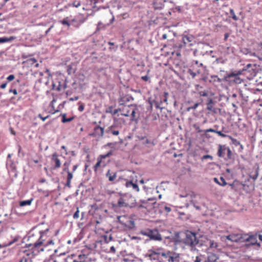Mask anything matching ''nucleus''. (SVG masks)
Masks as SVG:
<instances>
[{"label":"nucleus","instance_id":"25","mask_svg":"<svg viewBox=\"0 0 262 262\" xmlns=\"http://www.w3.org/2000/svg\"><path fill=\"white\" fill-rule=\"evenodd\" d=\"M188 72L193 78H194L197 75L201 73V69L195 70V69L191 68L188 70Z\"/></svg>","mask_w":262,"mask_h":262},{"label":"nucleus","instance_id":"5","mask_svg":"<svg viewBox=\"0 0 262 262\" xmlns=\"http://www.w3.org/2000/svg\"><path fill=\"white\" fill-rule=\"evenodd\" d=\"M186 236L183 239V243L193 249L199 244V239L196 238V233L190 231L185 233Z\"/></svg>","mask_w":262,"mask_h":262},{"label":"nucleus","instance_id":"37","mask_svg":"<svg viewBox=\"0 0 262 262\" xmlns=\"http://www.w3.org/2000/svg\"><path fill=\"white\" fill-rule=\"evenodd\" d=\"M202 66H203V64L202 63H199L198 61L194 60L192 62V64L191 68L195 69V68L196 67H202Z\"/></svg>","mask_w":262,"mask_h":262},{"label":"nucleus","instance_id":"33","mask_svg":"<svg viewBox=\"0 0 262 262\" xmlns=\"http://www.w3.org/2000/svg\"><path fill=\"white\" fill-rule=\"evenodd\" d=\"M228 138L231 140L232 144H234V145L238 146V145H241L240 142L239 141H238L237 140H236V139L233 138L232 136H228Z\"/></svg>","mask_w":262,"mask_h":262},{"label":"nucleus","instance_id":"63","mask_svg":"<svg viewBox=\"0 0 262 262\" xmlns=\"http://www.w3.org/2000/svg\"><path fill=\"white\" fill-rule=\"evenodd\" d=\"M78 167V165H75L73 166V172H74V171H76V170L77 169Z\"/></svg>","mask_w":262,"mask_h":262},{"label":"nucleus","instance_id":"7","mask_svg":"<svg viewBox=\"0 0 262 262\" xmlns=\"http://www.w3.org/2000/svg\"><path fill=\"white\" fill-rule=\"evenodd\" d=\"M247 69L243 68L242 71H239L237 73H232L228 74L226 77L227 80L230 83L235 84H239L242 82V79L239 77V75L242 74L243 72L246 71Z\"/></svg>","mask_w":262,"mask_h":262},{"label":"nucleus","instance_id":"47","mask_svg":"<svg viewBox=\"0 0 262 262\" xmlns=\"http://www.w3.org/2000/svg\"><path fill=\"white\" fill-rule=\"evenodd\" d=\"M162 103V101H160V102L156 101H154L155 107L157 108H161V107H160V105Z\"/></svg>","mask_w":262,"mask_h":262},{"label":"nucleus","instance_id":"32","mask_svg":"<svg viewBox=\"0 0 262 262\" xmlns=\"http://www.w3.org/2000/svg\"><path fill=\"white\" fill-rule=\"evenodd\" d=\"M59 23L63 25L68 26V27H70L71 26V24L70 21L68 20V17L64 18L62 20H60Z\"/></svg>","mask_w":262,"mask_h":262},{"label":"nucleus","instance_id":"9","mask_svg":"<svg viewBox=\"0 0 262 262\" xmlns=\"http://www.w3.org/2000/svg\"><path fill=\"white\" fill-rule=\"evenodd\" d=\"M118 219L119 222L125 227L131 229L135 227L134 222L127 216H119Z\"/></svg>","mask_w":262,"mask_h":262},{"label":"nucleus","instance_id":"40","mask_svg":"<svg viewBox=\"0 0 262 262\" xmlns=\"http://www.w3.org/2000/svg\"><path fill=\"white\" fill-rule=\"evenodd\" d=\"M192 127H193V128L195 130H196V131H197V132H198V133H201V132H203V130H202V129L200 128V127L199 125L198 124H196V123L193 124L192 125Z\"/></svg>","mask_w":262,"mask_h":262},{"label":"nucleus","instance_id":"22","mask_svg":"<svg viewBox=\"0 0 262 262\" xmlns=\"http://www.w3.org/2000/svg\"><path fill=\"white\" fill-rule=\"evenodd\" d=\"M207 109L212 113H216V110L213 106V101L212 99H208L207 103Z\"/></svg>","mask_w":262,"mask_h":262},{"label":"nucleus","instance_id":"14","mask_svg":"<svg viewBox=\"0 0 262 262\" xmlns=\"http://www.w3.org/2000/svg\"><path fill=\"white\" fill-rule=\"evenodd\" d=\"M217 244L213 241H209V247L207 249V253H211L212 252L217 251Z\"/></svg>","mask_w":262,"mask_h":262},{"label":"nucleus","instance_id":"26","mask_svg":"<svg viewBox=\"0 0 262 262\" xmlns=\"http://www.w3.org/2000/svg\"><path fill=\"white\" fill-rule=\"evenodd\" d=\"M15 39V37L14 36L0 37V43L11 42Z\"/></svg>","mask_w":262,"mask_h":262},{"label":"nucleus","instance_id":"18","mask_svg":"<svg viewBox=\"0 0 262 262\" xmlns=\"http://www.w3.org/2000/svg\"><path fill=\"white\" fill-rule=\"evenodd\" d=\"M64 171H66L68 173V176H67V184H66V185L69 187H70L71 186V180L72 179H73V174H72V172H70V170H69V169L68 167H65L63 170Z\"/></svg>","mask_w":262,"mask_h":262},{"label":"nucleus","instance_id":"12","mask_svg":"<svg viewBox=\"0 0 262 262\" xmlns=\"http://www.w3.org/2000/svg\"><path fill=\"white\" fill-rule=\"evenodd\" d=\"M244 234L242 233H232L226 236V238L229 241L234 242H243V237Z\"/></svg>","mask_w":262,"mask_h":262},{"label":"nucleus","instance_id":"28","mask_svg":"<svg viewBox=\"0 0 262 262\" xmlns=\"http://www.w3.org/2000/svg\"><path fill=\"white\" fill-rule=\"evenodd\" d=\"M193 37L192 35H187L183 37V41L184 44H187L192 41Z\"/></svg>","mask_w":262,"mask_h":262},{"label":"nucleus","instance_id":"4","mask_svg":"<svg viewBox=\"0 0 262 262\" xmlns=\"http://www.w3.org/2000/svg\"><path fill=\"white\" fill-rule=\"evenodd\" d=\"M113 154V150H110L106 154L99 155L97 159V162L93 167V169L95 173H97L98 171H101L102 169L105 167L107 163L105 162V159L109 157Z\"/></svg>","mask_w":262,"mask_h":262},{"label":"nucleus","instance_id":"2","mask_svg":"<svg viewBox=\"0 0 262 262\" xmlns=\"http://www.w3.org/2000/svg\"><path fill=\"white\" fill-rule=\"evenodd\" d=\"M151 254L156 255L159 262H178L179 261V254L172 251L157 249L152 251Z\"/></svg>","mask_w":262,"mask_h":262},{"label":"nucleus","instance_id":"45","mask_svg":"<svg viewBox=\"0 0 262 262\" xmlns=\"http://www.w3.org/2000/svg\"><path fill=\"white\" fill-rule=\"evenodd\" d=\"M106 252H109V253H115L116 252L115 248L114 247V246H112L110 247L109 250L106 249Z\"/></svg>","mask_w":262,"mask_h":262},{"label":"nucleus","instance_id":"48","mask_svg":"<svg viewBox=\"0 0 262 262\" xmlns=\"http://www.w3.org/2000/svg\"><path fill=\"white\" fill-rule=\"evenodd\" d=\"M168 96V93L167 92H165L164 93V95H163V101L164 102H167V97Z\"/></svg>","mask_w":262,"mask_h":262},{"label":"nucleus","instance_id":"8","mask_svg":"<svg viewBox=\"0 0 262 262\" xmlns=\"http://www.w3.org/2000/svg\"><path fill=\"white\" fill-rule=\"evenodd\" d=\"M142 234L144 235L149 237L151 239L155 240H161V235L157 229H146L142 231Z\"/></svg>","mask_w":262,"mask_h":262},{"label":"nucleus","instance_id":"60","mask_svg":"<svg viewBox=\"0 0 262 262\" xmlns=\"http://www.w3.org/2000/svg\"><path fill=\"white\" fill-rule=\"evenodd\" d=\"M84 105L82 104H81L78 107V110L80 112H82L84 110Z\"/></svg>","mask_w":262,"mask_h":262},{"label":"nucleus","instance_id":"52","mask_svg":"<svg viewBox=\"0 0 262 262\" xmlns=\"http://www.w3.org/2000/svg\"><path fill=\"white\" fill-rule=\"evenodd\" d=\"M199 94L201 96L206 97L208 96V93L205 91H201L199 92Z\"/></svg>","mask_w":262,"mask_h":262},{"label":"nucleus","instance_id":"15","mask_svg":"<svg viewBox=\"0 0 262 262\" xmlns=\"http://www.w3.org/2000/svg\"><path fill=\"white\" fill-rule=\"evenodd\" d=\"M51 161L55 163L54 168L57 169L61 166V162L56 152L54 153L51 158Z\"/></svg>","mask_w":262,"mask_h":262},{"label":"nucleus","instance_id":"43","mask_svg":"<svg viewBox=\"0 0 262 262\" xmlns=\"http://www.w3.org/2000/svg\"><path fill=\"white\" fill-rule=\"evenodd\" d=\"M230 14L232 17V18H233V19H234V20H237V17L236 16L235 13H234V11L233 9H230Z\"/></svg>","mask_w":262,"mask_h":262},{"label":"nucleus","instance_id":"44","mask_svg":"<svg viewBox=\"0 0 262 262\" xmlns=\"http://www.w3.org/2000/svg\"><path fill=\"white\" fill-rule=\"evenodd\" d=\"M72 5L73 7L78 8L81 5V2L80 1H74Z\"/></svg>","mask_w":262,"mask_h":262},{"label":"nucleus","instance_id":"64","mask_svg":"<svg viewBox=\"0 0 262 262\" xmlns=\"http://www.w3.org/2000/svg\"><path fill=\"white\" fill-rule=\"evenodd\" d=\"M88 1L90 2L91 4H96L97 3L96 0H88Z\"/></svg>","mask_w":262,"mask_h":262},{"label":"nucleus","instance_id":"59","mask_svg":"<svg viewBox=\"0 0 262 262\" xmlns=\"http://www.w3.org/2000/svg\"><path fill=\"white\" fill-rule=\"evenodd\" d=\"M258 50H262V41L257 44Z\"/></svg>","mask_w":262,"mask_h":262},{"label":"nucleus","instance_id":"11","mask_svg":"<svg viewBox=\"0 0 262 262\" xmlns=\"http://www.w3.org/2000/svg\"><path fill=\"white\" fill-rule=\"evenodd\" d=\"M257 235H249L247 234H244L243 242L247 243V245H258L259 246V244L257 243Z\"/></svg>","mask_w":262,"mask_h":262},{"label":"nucleus","instance_id":"31","mask_svg":"<svg viewBox=\"0 0 262 262\" xmlns=\"http://www.w3.org/2000/svg\"><path fill=\"white\" fill-rule=\"evenodd\" d=\"M62 122L67 123L72 121L74 119V117H71L68 118H66V114H64L62 115Z\"/></svg>","mask_w":262,"mask_h":262},{"label":"nucleus","instance_id":"10","mask_svg":"<svg viewBox=\"0 0 262 262\" xmlns=\"http://www.w3.org/2000/svg\"><path fill=\"white\" fill-rule=\"evenodd\" d=\"M122 116L128 117L131 116V120H134L135 117L136 110L132 105H124L122 108Z\"/></svg>","mask_w":262,"mask_h":262},{"label":"nucleus","instance_id":"29","mask_svg":"<svg viewBox=\"0 0 262 262\" xmlns=\"http://www.w3.org/2000/svg\"><path fill=\"white\" fill-rule=\"evenodd\" d=\"M194 262H207L206 258L201 254H200L195 256V259L193 260Z\"/></svg>","mask_w":262,"mask_h":262},{"label":"nucleus","instance_id":"53","mask_svg":"<svg viewBox=\"0 0 262 262\" xmlns=\"http://www.w3.org/2000/svg\"><path fill=\"white\" fill-rule=\"evenodd\" d=\"M38 117L41 119L43 121H45L47 118H49V116H47L46 117H43L41 114L38 115Z\"/></svg>","mask_w":262,"mask_h":262},{"label":"nucleus","instance_id":"51","mask_svg":"<svg viewBox=\"0 0 262 262\" xmlns=\"http://www.w3.org/2000/svg\"><path fill=\"white\" fill-rule=\"evenodd\" d=\"M237 181L235 180L231 184H229V185L231 187V189L233 190L234 188H235V186L237 184Z\"/></svg>","mask_w":262,"mask_h":262},{"label":"nucleus","instance_id":"1","mask_svg":"<svg viewBox=\"0 0 262 262\" xmlns=\"http://www.w3.org/2000/svg\"><path fill=\"white\" fill-rule=\"evenodd\" d=\"M49 232L48 228L45 230H39L37 229H33L30 233L29 241H33L32 238L34 235L36 236L37 241L34 243L28 244L29 247L32 250V252H26V255L28 256L31 254L37 255L40 251H44V247L49 245H53L54 243Z\"/></svg>","mask_w":262,"mask_h":262},{"label":"nucleus","instance_id":"57","mask_svg":"<svg viewBox=\"0 0 262 262\" xmlns=\"http://www.w3.org/2000/svg\"><path fill=\"white\" fill-rule=\"evenodd\" d=\"M141 79H142L143 80L145 81H148V79H149V77H148V76L145 75V76H142V77H141Z\"/></svg>","mask_w":262,"mask_h":262},{"label":"nucleus","instance_id":"27","mask_svg":"<svg viewBox=\"0 0 262 262\" xmlns=\"http://www.w3.org/2000/svg\"><path fill=\"white\" fill-rule=\"evenodd\" d=\"M237 185L235 186V188H234L233 190L235 191H238L240 189H244L245 187L247 186L249 187L248 185H247L243 183H241L238 181H237Z\"/></svg>","mask_w":262,"mask_h":262},{"label":"nucleus","instance_id":"56","mask_svg":"<svg viewBox=\"0 0 262 262\" xmlns=\"http://www.w3.org/2000/svg\"><path fill=\"white\" fill-rule=\"evenodd\" d=\"M249 54H250V55L251 56H254V57H257L260 60H262V58H260V57L257 56L255 53H254V52H253H253H250Z\"/></svg>","mask_w":262,"mask_h":262},{"label":"nucleus","instance_id":"17","mask_svg":"<svg viewBox=\"0 0 262 262\" xmlns=\"http://www.w3.org/2000/svg\"><path fill=\"white\" fill-rule=\"evenodd\" d=\"M140 140H142V144L146 145L148 147L153 146L155 145L154 140L147 139L145 137L140 138Z\"/></svg>","mask_w":262,"mask_h":262},{"label":"nucleus","instance_id":"38","mask_svg":"<svg viewBox=\"0 0 262 262\" xmlns=\"http://www.w3.org/2000/svg\"><path fill=\"white\" fill-rule=\"evenodd\" d=\"M109 132L114 136H117L119 134V131L118 130L114 129L113 126L110 127Z\"/></svg>","mask_w":262,"mask_h":262},{"label":"nucleus","instance_id":"21","mask_svg":"<svg viewBox=\"0 0 262 262\" xmlns=\"http://www.w3.org/2000/svg\"><path fill=\"white\" fill-rule=\"evenodd\" d=\"M89 257L85 254H79L78 257L74 259L73 262H88L89 261Z\"/></svg>","mask_w":262,"mask_h":262},{"label":"nucleus","instance_id":"58","mask_svg":"<svg viewBox=\"0 0 262 262\" xmlns=\"http://www.w3.org/2000/svg\"><path fill=\"white\" fill-rule=\"evenodd\" d=\"M9 93H13L15 95L17 94V92L16 89H13V90L10 89V90H9Z\"/></svg>","mask_w":262,"mask_h":262},{"label":"nucleus","instance_id":"16","mask_svg":"<svg viewBox=\"0 0 262 262\" xmlns=\"http://www.w3.org/2000/svg\"><path fill=\"white\" fill-rule=\"evenodd\" d=\"M105 176L108 178L110 182L114 183L115 180L117 178V173L108 169L105 174Z\"/></svg>","mask_w":262,"mask_h":262},{"label":"nucleus","instance_id":"41","mask_svg":"<svg viewBox=\"0 0 262 262\" xmlns=\"http://www.w3.org/2000/svg\"><path fill=\"white\" fill-rule=\"evenodd\" d=\"M200 103H195L193 105L190 106L187 108V111H190L192 110L196 109L198 106L200 105Z\"/></svg>","mask_w":262,"mask_h":262},{"label":"nucleus","instance_id":"46","mask_svg":"<svg viewBox=\"0 0 262 262\" xmlns=\"http://www.w3.org/2000/svg\"><path fill=\"white\" fill-rule=\"evenodd\" d=\"M79 216V211L78 208H77L76 211L74 213L73 215V218L74 219H78Z\"/></svg>","mask_w":262,"mask_h":262},{"label":"nucleus","instance_id":"36","mask_svg":"<svg viewBox=\"0 0 262 262\" xmlns=\"http://www.w3.org/2000/svg\"><path fill=\"white\" fill-rule=\"evenodd\" d=\"M136 207H137L138 208H144L145 209H147V208H148L147 202L145 201H143L142 204L141 205H136Z\"/></svg>","mask_w":262,"mask_h":262},{"label":"nucleus","instance_id":"24","mask_svg":"<svg viewBox=\"0 0 262 262\" xmlns=\"http://www.w3.org/2000/svg\"><path fill=\"white\" fill-rule=\"evenodd\" d=\"M26 252H32V251H28L27 250L25 251V255L21 258V259L19 260V262H28L32 258V257L34 255L31 254L30 255L28 256L26 255Z\"/></svg>","mask_w":262,"mask_h":262},{"label":"nucleus","instance_id":"3","mask_svg":"<svg viewBox=\"0 0 262 262\" xmlns=\"http://www.w3.org/2000/svg\"><path fill=\"white\" fill-rule=\"evenodd\" d=\"M135 201V198L130 194H119L116 202L113 203V206L116 208H132L136 207Z\"/></svg>","mask_w":262,"mask_h":262},{"label":"nucleus","instance_id":"30","mask_svg":"<svg viewBox=\"0 0 262 262\" xmlns=\"http://www.w3.org/2000/svg\"><path fill=\"white\" fill-rule=\"evenodd\" d=\"M27 62L30 65H33L34 63H36L35 67L38 68L39 67V63H36L37 60L35 58H31L27 60Z\"/></svg>","mask_w":262,"mask_h":262},{"label":"nucleus","instance_id":"23","mask_svg":"<svg viewBox=\"0 0 262 262\" xmlns=\"http://www.w3.org/2000/svg\"><path fill=\"white\" fill-rule=\"evenodd\" d=\"M204 132L206 133H209V132L215 133L217 134L219 136H220L222 137H228V136H229V135H227L225 134L222 133V132H221V131H218V130H215L212 128H209V129H205V130H204Z\"/></svg>","mask_w":262,"mask_h":262},{"label":"nucleus","instance_id":"50","mask_svg":"<svg viewBox=\"0 0 262 262\" xmlns=\"http://www.w3.org/2000/svg\"><path fill=\"white\" fill-rule=\"evenodd\" d=\"M133 182L130 181H126V183H125V186L126 187H131L133 184Z\"/></svg>","mask_w":262,"mask_h":262},{"label":"nucleus","instance_id":"42","mask_svg":"<svg viewBox=\"0 0 262 262\" xmlns=\"http://www.w3.org/2000/svg\"><path fill=\"white\" fill-rule=\"evenodd\" d=\"M220 182L219 183V185L222 186H224L226 185H227V182H226L225 180L223 177H221L220 178Z\"/></svg>","mask_w":262,"mask_h":262},{"label":"nucleus","instance_id":"34","mask_svg":"<svg viewBox=\"0 0 262 262\" xmlns=\"http://www.w3.org/2000/svg\"><path fill=\"white\" fill-rule=\"evenodd\" d=\"M32 200L23 201L20 202V206L23 207L27 205H30L31 204Z\"/></svg>","mask_w":262,"mask_h":262},{"label":"nucleus","instance_id":"49","mask_svg":"<svg viewBox=\"0 0 262 262\" xmlns=\"http://www.w3.org/2000/svg\"><path fill=\"white\" fill-rule=\"evenodd\" d=\"M132 187L137 192L139 191V188L138 185L136 183H133Z\"/></svg>","mask_w":262,"mask_h":262},{"label":"nucleus","instance_id":"13","mask_svg":"<svg viewBox=\"0 0 262 262\" xmlns=\"http://www.w3.org/2000/svg\"><path fill=\"white\" fill-rule=\"evenodd\" d=\"M103 128L99 126H96L94 129V132L90 134V135L93 137H102L103 135Z\"/></svg>","mask_w":262,"mask_h":262},{"label":"nucleus","instance_id":"39","mask_svg":"<svg viewBox=\"0 0 262 262\" xmlns=\"http://www.w3.org/2000/svg\"><path fill=\"white\" fill-rule=\"evenodd\" d=\"M125 101H129V97L128 96H124V97H122L120 100H119V103H120V105H123L124 102Z\"/></svg>","mask_w":262,"mask_h":262},{"label":"nucleus","instance_id":"20","mask_svg":"<svg viewBox=\"0 0 262 262\" xmlns=\"http://www.w3.org/2000/svg\"><path fill=\"white\" fill-rule=\"evenodd\" d=\"M85 19H86L83 17L79 19L75 18L74 19H72L71 20V22L73 23L72 25L76 27H79L82 24H83L85 21Z\"/></svg>","mask_w":262,"mask_h":262},{"label":"nucleus","instance_id":"62","mask_svg":"<svg viewBox=\"0 0 262 262\" xmlns=\"http://www.w3.org/2000/svg\"><path fill=\"white\" fill-rule=\"evenodd\" d=\"M61 148L64 149L65 150V155H67L68 154V152L67 151V148L66 147L64 146V145H62L61 146Z\"/></svg>","mask_w":262,"mask_h":262},{"label":"nucleus","instance_id":"6","mask_svg":"<svg viewBox=\"0 0 262 262\" xmlns=\"http://www.w3.org/2000/svg\"><path fill=\"white\" fill-rule=\"evenodd\" d=\"M217 155L219 157L224 158L226 160L232 159V151L230 148L225 145H219Z\"/></svg>","mask_w":262,"mask_h":262},{"label":"nucleus","instance_id":"61","mask_svg":"<svg viewBox=\"0 0 262 262\" xmlns=\"http://www.w3.org/2000/svg\"><path fill=\"white\" fill-rule=\"evenodd\" d=\"M7 85V82H5V83H3L2 84H1V85L0 86V88L2 89H4L6 88Z\"/></svg>","mask_w":262,"mask_h":262},{"label":"nucleus","instance_id":"19","mask_svg":"<svg viewBox=\"0 0 262 262\" xmlns=\"http://www.w3.org/2000/svg\"><path fill=\"white\" fill-rule=\"evenodd\" d=\"M215 252H212L211 253L208 254V257L206 258L207 262H217L216 261L219 259V257Z\"/></svg>","mask_w":262,"mask_h":262},{"label":"nucleus","instance_id":"55","mask_svg":"<svg viewBox=\"0 0 262 262\" xmlns=\"http://www.w3.org/2000/svg\"><path fill=\"white\" fill-rule=\"evenodd\" d=\"M119 111H121V108L116 109V110H114L112 112V115H115V114H116Z\"/></svg>","mask_w":262,"mask_h":262},{"label":"nucleus","instance_id":"54","mask_svg":"<svg viewBox=\"0 0 262 262\" xmlns=\"http://www.w3.org/2000/svg\"><path fill=\"white\" fill-rule=\"evenodd\" d=\"M15 78V77L13 75H9L7 78V79L9 81H12L13 80H14Z\"/></svg>","mask_w":262,"mask_h":262},{"label":"nucleus","instance_id":"35","mask_svg":"<svg viewBox=\"0 0 262 262\" xmlns=\"http://www.w3.org/2000/svg\"><path fill=\"white\" fill-rule=\"evenodd\" d=\"M102 237L104 242L106 243H108L110 241H111L112 239V237L111 235H110L108 236L107 235H104L102 236Z\"/></svg>","mask_w":262,"mask_h":262}]
</instances>
